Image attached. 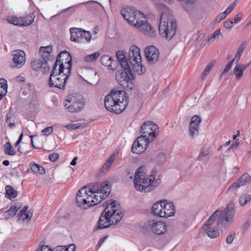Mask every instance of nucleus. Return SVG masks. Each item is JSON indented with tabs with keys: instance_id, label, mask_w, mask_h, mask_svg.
Returning <instances> with one entry per match:
<instances>
[{
	"instance_id": "nucleus-61",
	"label": "nucleus",
	"mask_w": 251,
	"mask_h": 251,
	"mask_svg": "<svg viewBox=\"0 0 251 251\" xmlns=\"http://www.w3.org/2000/svg\"><path fill=\"white\" fill-rule=\"evenodd\" d=\"M59 156L58 153H53L49 155V158L50 161L54 162L58 158Z\"/></svg>"
},
{
	"instance_id": "nucleus-33",
	"label": "nucleus",
	"mask_w": 251,
	"mask_h": 251,
	"mask_svg": "<svg viewBox=\"0 0 251 251\" xmlns=\"http://www.w3.org/2000/svg\"><path fill=\"white\" fill-rule=\"evenodd\" d=\"M153 139L146 136V135L142 134L140 136L138 137L134 141H136L137 142H139V143H141L143 146H144L145 147L147 146V148L148 147L149 143L152 141Z\"/></svg>"
},
{
	"instance_id": "nucleus-21",
	"label": "nucleus",
	"mask_w": 251,
	"mask_h": 251,
	"mask_svg": "<svg viewBox=\"0 0 251 251\" xmlns=\"http://www.w3.org/2000/svg\"><path fill=\"white\" fill-rule=\"evenodd\" d=\"M163 201H161L159 202H157L154 203L151 208L152 213L157 216L162 217L163 208L162 204Z\"/></svg>"
},
{
	"instance_id": "nucleus-5",
	"label": "nucleus",
	"mask_w": 251,
	"mask_h": 251,
	"mask_svg": "<svg viewBox=\"0 0 251 251\" xmlns=\"http://www.w3.org/2000/svg\"><path fill=\"white\" fill-rule=\"evenodd\" d=\"M71 71L64 70L61 67H57L54 64L49 78V85L50 87H56L60 89L65 88L66 81L69 78Z\"/></svg>"
},
{
	"instance_id": "nucleus-31",
	"label": "nucleus",
	"mask_w": 251,
	"mask_h": 251,
	"mask_svg": "<svg viewBox=\"0 0 251 251\" xmlns=\"http://www.w3.org/2000/svg\"><path fill=\"white\" fill-rule=\"evenodd\" d=\"M20 208V207H18L16 205H12L8 210L4 213L3 217L6 219H9L14 217Z\"/></svg>"
},
{
	"instance_id": "nucleus-13",
	"label": "nucleus",
	"mask_w": 251,
	"mask_h": 251,
	"mask_svg": "<svg viewBox=\"0 0 251 251\" xmlns=\"http://www.w3.org/2000/svg\"><path fill=\"white\" fill-rule=\"evenodd\" d=\"M145 54L148 62L153 64L158 60L159 51L154 46H150L145 49Z\"/></svg>"
},
{
	"instance_id": "nucleus-57",
	"label": "nucleus",
	"mask_w": 251,
	"mask_h": 251,
	"mask_svg": "<svg viewBox=\"0 0 251 251\" xmlns=\"http://www.w3.org/2000/svg\"><path fill=\"white\" fill-rule=\"evenodd\" d=\"M232 64L233 63L230 61L226 65L225 69L221 75L220 78H221L224 75L226 74L229 71V70L231 68Z\"/></svg>"
},
{
	"instance_id": "nucleus-47",
	"label": "nucleus",
	"mask_w": 251,
	"mask_h": 251,
	"mask_svg": "<svg viewBox=\"0 0 251 251\" xmlns=\"http://www.w3.org/2000/svg\"><path fill=\"white\" fill-rule=\"evenodd\" d=\"M82 35L81 36V42H82L83 39H85V40L87 42H90L91 39L92 34L90 31H86L82 29H81Z\"/></svg>"
},
{
	"instance_id": "nucleus-42",
	"label": "nucleus",
	"mask_w": 251,
	"mask_h": 251,
	"mask_svg": "<svg viewBox=\"0 0 251 251\" xmlns=\"http://www.w3.org/2000/svg\"><path fill=\"white\" fill-rule=\"evenodd\" d=\"M43 61L41 59H37L34 60L31 63V67L33 70L35 71H38L40 70H41L43 65Z\"/></svg>"
},
{
	"instance_id": "nucleus-20",
	"label": "nucleus",
	"mask_w": 251,
	"mask_h": 251,
	"mask_svg": "<svg viewBox=\"0 0 251 251\" xmlns=\"http://www.w3.org/2000/svg\"><path fill=\"white\" fill-rule=\"evenodd\" d=\"M89 193H90V194H89V193L87 192V195L85 197L86 200V205H87V206H93L101 202L100 198L99 199V198L94 197L95 194L91 192V189L89 191Z\"/></svg>"
},
{
	"instance_id": "nucleus-59",
	"label": "nucleus",
	"mask_w": 251,
	"mask_h": 251,
	"mask_svg": "<svg viewBox=\"0 0 251 251\" xmlns=\"http://www.w3.org/2000/svg\"><path fill=\"white\" fill-rule=\"evenodd\" d=\"M226 16L227 15L224 12L219 14L215 19V22L219 23L222 20L224 19Z\"/></svg>"
},
{
	"instance_id": "nucleus-54",
	"label": "nucleus",
	"mask_w": 251,
	"mask_h": 251,
	"mask_svg": "<svg viewBox=\"0 0 251 251\" xmlns=\"http://www.w3.org/2000/svg\"><path fill=\"white\" fill-rule=\"evenodd\" d=\"M53 131L52 126H48L42 130V133L45 135L48 136L50 135Z\"/></svg>"
},
{
	"instance_id": "nucleus-63",
	"label": "nucleus",
	"mask_w": 251,
	"mask_h": 251,
	"mask_svg": "<svg viewBox=\"0 0 251 251\" xmlns=\"http://www.w3.org/2000/svg\"><path fill=\"white\" fill-rule=\"evenodd\" d=\"M36 251H51V249L49 248V246L42 245Z\"/></svg>"
},
{
	"instance_id": "nucleus-49",
	"label": "nucleus",
	"mask_w": 251,
	"mask_h": 251,
	"mask_svg": "<svg viewBox=\"0 0 251 251\" xmlns=\"http://www.w3.org/2000/svg\"><path fill=\"white\" fill-rule=\"evenodd\" d=\"M82 4H89L90 5L87 7V8L89 10L97 8V6L100 4L99 2L95 1H89L86 2H83Z\"/></svg>"
},
{
	"instance_id": "nucleus-27",
	"label": "nucleus",
	"mask_w": 251,
	"mask_h": 251,
	"mask_svg": "<svg viewBox=\"0 0 251 251\" xmlns=\"http://www.w3.org/2000/svg\"><path fill=\"white\" fill-rule=\"evenodd\" d=\"M166 154L164 152L159 153L154 159H151V161L155 162L158 166L162 165L166 162Z\"/></svg>"
},
{
	"instance_id": "nucleus-16",
	"label": "nucleus",
	"mask_w": 251,
	"mask_h": 251,
	"mask_svg": "<svg viewBox=\"0 0 251 251\" xmlns=\"http://www.w3.org/2000/svg\"><path fill=\"white\" fill-rule=\"evenodd\" d=\"M201 122V119L199 116L195 115L191 118L189 124V131L190 135L192 138H194L195 135H197L198 134L200 124Z\"/></svg>"
},
{
	"instance_id": "nucleus-8",
	"label": "nucleus",
	"mask_w": 251,
	"mask_h": 251,
	"mask_svg": "<svg viewBox=\"0 0 251 251\" xmlns=\"http://www.w3.org/2000/svg\"><path fill=\"white\" fill-rule=\"evenodd\" d=\"M110 191L111 186L107 181L101 183H96L91 189V192L95 194L94 197L100 198L101 201L108 197Z\"/></svg>"
},
{
	"instance_id": "nucleus-32",
	"label": "nucleus",
	"mask_w": 251,
	"mask_h": 251,
	"mask_svg": "<svg viewBox=\"0 0 251 251\" xmlns=\"http://www.w3.org/2000/svg\"><path fill=\"white\" fill-rule=\"evenodd\" d=\"M7 81L4 78H0V100L7 93Z\"/></svg>"
},
{
	"instance_id": "nucleus-34",
	"label": "nucleus",
	"mask_w": 251,
	"mask_h": 251,
	"mask_svg": "<svg viewBox=\"0 0 251 251\" xmlns=\"http://www.w3.org/2000/svg\"><path fill=\"white\" fill-rule=\"evenodd\" d=\"M29 166L31 170L35 173L43 175L45 173V169L41 166L34 162H30Z\"/></svg>"
},
{
	"instance_id": "nucleus-18",
	"label": "nucleus",
	"mask_w": 251,
	"mask_h": 251,
	"mask_svg": "<svg viewBox=\"0 0 251 251\" xmlns=\"http://www.w3.org/2000/svg\"><path fill=\"white\" fill-rule=\"evenodd\" d=\"M163 208L162 218H168L173 216L175 213V206L173 202H168L165 200H163Z\"/></svg>"
},
{
	"instance_id": "nucleus-44",
	"label": "nucleus",
	"mask_w": 251,
	"mask_h": 251,
	"mask_svg": "<svg viewBox=\"0 0 251 251\" xmlns=\"http://www.w3.org/2000/svg\"><path fill=\"white\" fill-rule=\"evenodd\" d=\"M209 153V151L208 149H203L200 153V155L198 157V160H204L205 162H206L208 161V158H207L206 159H205V158L208 156Z\"/></svg>"
},
{
	"instance_id": "nucleus-10",
	"label": "nucleus",
	"mask_w": 251,
	"mask_h": 251,
	"mask_svg": "<svg viewBox=\"0 0 251 251\" xmlns=\"http://www.w3.org/2000/svg\"><path fill=\"white\" fill-rule=\"evenodd\" d=\"M57 65V67H60L64 70L70 72L72 67V58L71 54L67 51H61L57 56L54 64Z\"/></svg>"
},
{
	"instance_id": "nucleus-9",
	"label": "nucleus",
	"mask_w": 251,
	"mask_h": 251,
	"mask_svg": "<svg viewBox=\"0 0 251 251\" xmlns=\"http://www.w3.org/2000/svg\"><path fill=\"white\" fill-rule=\"evenodd\" d=\"M149 177L143 178L134 179V185L137 191L147 193L153 190L156 185L153 184L154 181Z\"/></svg>"
},
{
	"instance_id": "nucleus-50",
	"label": "nucleus",
	"mask_w": 251,
	"mask_h": 251,
	"mask_svg": "<svg viewBox=\"0 0 251 251\" xmlns=\"http://www.w3.org/2000/svg\"><path fill=\"white\" fill-rule=\"evenodd\" d=\"M79 5H74V6H72L69 7H68V8L62 10L61 11L60 13H66V12H69V13L68 15H70L71 14H72L73 13H74L75 11L76 7H78Z\"/></svg>"
},
{
	"instance_id": "nucleus-43",
	"label": "nucleus",
	"mask_w": 251,
	"mask_h": 251,
	"mask_svg": "<svg viewBox=\"0 0 251 251\" xmlns=\"http://www.w3.org/2000/svg\"><path fill=\"white\" fill-rule=\"evenodd\" d=\"M244 71L241 69L240 67V64H237L234 67L233 69V73L236 76V78L237 80H239L243 75Z\"/></svg>"
},
{
	"instance_id": "nucleus-29",
	"label": "nucleus",
	"mask_w": 251,
	"mask_h": 251,
	"mask_svg": "<svg viewBox=\"0 0 251 251\" xmlns=\"http://www.w3.org/2000/svg\"><path fill=\"white\" fill-rule=\"evenodd\" d=\"M116 157V153H112L110 156L107 159L105 163L101 168V171L104 173L107 172L112 165Z\"/></svg>"
},
{
	"instance_id": "nucleus-11",
	"label": "nucleus",
	"mask_w": 251,
	"mask_h": 251,
	"mask_svg": "<svg viewBox=\"0 0 251 251\" xmlns=\"http://www.w3.org/2000/svg\"><path fill=\"white\" fill-rule=\"evenodd\" d=\"M158 130V127L157 125L153 122L147 121L142 125L140 132L143 135H146V136L153 139L156 137V133Z\"/></svg>"
},
{
	"instance_id": "nucleus-4",
	"label": "nucleus",
	"mask_w": 251,
	"mask_h": 251,
	"mask_svg": "<svg viewBox=\"0 0 251 251\" xmlns=\"http://www.w3.org/2000/svg\"><path fill=\"white\" fill-rule=\"evenodd\" d=\"M176 22L173 21L172 15L167 11H163L161 15L158 27L160 35L168 40H171L176 33Z\"/></svg>"
},
{
	"instance_id": "nucleus-36",
	"label": "nucleus",
	"mask_w": 251,
	"mask_h": 251,
	"mask_svg": "<svg viewBox=\"0 0 251 251\" xmlns=\"http://www.w3.org/2000/svg\"><path fill=\"white\" fill-rule=\"evenodd\" d=\"M35 16L33 13H30L23 16V26H26L31 25L33 22Z\"/></svg>"
},
{
	"instance_id": "nucleus-51",
	"label": "nucleus",
	"mask_w": 251,
	"mask_h": 251,
	"mask_svg": "<svg viewBox=\"0 0 251 251\" xmlns=\"http://www.w3.org/2000/svg\"><path fill=\"white\" fill-rule=\"evenodd\" d=\"M247 45V41H244L242 42V43L241 44V45L238 47L236 52L238 53L239 54H242L244 50L246 48Z\"/></svg>"
},
{
	"instance_id": "nucleus-64",
	"label": "nucleus",
	"mask_w": 251,
	"mask_h": 251,
	"mask_svg": "<svg viewBox=\"0 0 251 251\" xmlns=\"http://www.w3.org/2000/svg\"><path fill=\"white\" fill-rule=\"evenodd\" d=\"M76 249V247L75 244H71L68 246H65V251H75Z\"/></svg>"
},
{
	"instance_id": "nucleus-7",
	"label": "nucleus",
	"mask_w": 251,
	"mask_h": 251,
	"mask_svg": "<svg viewBox=\"0 0 251 251\" xmlns=\"http://www.w3.org/2000/svg\"><path fill=\"white\" fill-rule=\"evenodd\" d=\"M234 204L230 202L226 206L224 212L220 214L218 226L221 229H226L229 227L230 224L233 222L235 215Z\"/></svg>"
},
{
	"instance_id": "nucleus-55",
	"label": "nucleus",
	"mask_w": 251,
	"mask_h": 251,
	"mask_svg": "<svg viewBox=\"0 0 251 251\" xmlns=\"http://www.w3.org/2000/svg\"><path fill=\"white\" fill-rule=\"evenodd\" d=\"M235 237V233L234 232H232L231 234L227 236L226 238V242L228 244H230L232 243L233 239Z\"/></svg>"
},
{
	"instance_id": "nucleus-26",
	"label": "nucleus",
	"mask_w": 251,
	"mask_h": 251,
	"mask_svg": "<svg viewBox=\"0 0 251 251\" xmlns=\"http://www.w3.org/2000/svg\"><path fill=\"white\" fill-rule=\"evenodd\" d=\"M140 28H141L142 30L146 35L151 37H153L154 36V29L146 22V20Z\"/></svg>"
},
{
	"instance_id": "nucleus-6",
	"label": "nucleus",
	"mask_w": 251,
	"mask_h": 251,
	"mask_svg": "<svg viewBox=\"0 0 251 251\" xmlns=\"http://www.w3.org/2000/svg\"><path fill=\"white\" fill-rule=\"evenodd\" d=\"M84 105L85 102L82 96L76 93L69 95L64 102L65 107L69 112L72 113L80 111Z\"/></svg>"
},
{
	"instance_id": "nucleus-23",
	"label": "nucleus",
	"mask_w": 251,
	"mask_h": 251,
	"mask_svg": "<svg viewBox=\"0 0 251 251\" xmlns=\"http://www.w3.org/2000/svg\"><path fill=\"white\" fill-rule=\"evenodd\" d=\"M133 16L135 17V19H134L135 20L134 22H135V21H137V23H138L137 24H130L137 27H140L141 25H143V24L144 23L145 21L146 20V18L145 17L144 14L141 11H137L136 10V12H135V14H134Z\"/></svg>"
},
{
	"instance_id": "nucleus-45",
	"label": "nucleus",
	"mask_w": 251,
	"mask_h": 251,
	"mask_svg": "<svg viewBox=\"0 0 251 251\" xmlns=\"http://www.w3.org/2000/svg\"><path fill=\"white\" fill-rule=\"evenodd\" d=\"M215 64V62L211 61L208 64L207 66L206 67L205 70H204L203 72L202 73L201 75V79H204L205 77L207 75L209 74L213 67L214 66Z\"/></svg>"
},
{
	"instance_id": "nucleus-39",
	"label": "nucleus",
	"mask_w": 251,
	"mask_h": 251,
	"mask_svg": "<svg viewBox=\"0 0 251 251\" xmlns=\"http://www.w3.org/2000/svg\"><path fill=\"white\" fill-rule=\"evenodd\" d=\"M251 200V195L248 194H242L239 198V203L241 206L245 205L249 201Z\"/></svg>"
},
{
	"instance_id": "nucleus-25",
	"label": "nucleus",
	"mask_w": 251,
	"mask_h": 251,
	"mask_svg": "<svg viewBox=\"0 0 251 251\" xmlns=\"http://www.w3.org/2000/svg\"><path fill=\"white\" fill-rule=\"evenodd\" d=\"M100 62L102 65L107 67L108 69L114 70L115 69V66H113L112 57L108 55H102L100 58Z\"/></svg>"
},
{
	"instance_id": "nucleus-1",
	"label": "nucleus",
	"mask_w": 251,
	"mask_h": 251,
	"mask_svg": "<svg viewBox=\"0 0 251 251\" xmlns=\"http://www.w3.org/2000/svg\"><path fill=\"white\" fill-rule=\"evenodd\" d=\"M116 57L123 69L120 74L116 76L119 84L126 91H132L134 88L133 72L139 75L144 74L146 68L142 65L140 49L137 46H131L129 50L128 56L126 57L123 50L116 52Z\"/></svg>"
},
{
	"instance_id": "nucleus-19",
	"label": "nucleus",
	"mask_w": 251,
	"mask_h": 251,
	"mask_svg": "<svg viewBox=\"0 0 251 251\" xmlns=\"http://www.w3.org/2000/svg\"><path fill=\"white\" fill-rule=\"evenodd\" d=\"M87 195V191L85 186L81 188L77 193L75 200L78 206H84L86 203L85 197Z\"/></svg>"
},
{
	"instance_id": "nucleus-12",
	"label": "nucleus",
	"mask_w": 251,
	"mask_h": 251,
	"mask_svg": "<svg viewBox=\"0 0 251 251\" xmlns=\"http://www.w3.org/2000/svg\"><path fill=\"white\" fill-rule=\"evenodd\" d=\"M251 183V176L248 173H244L237 179L236 182L232 183L228 188L227 192H233L240 187L249 184Z\"/></svg>"
},
{
	"instance_id": "nucleus-53",
	"label": "nucleus",
	"mask_w": 251,
	"mask_h": 251,
	"mask_svg": "<svg viewBox=\"0 0 251 251\" xmlns=\"http://www.w3.org/2000/svg\"><path fill=\"white\" fill-rule=\"evenodd\" d=\"M41 70L44 74H47L49 72L50 66L48 62L43 61Z\"/></svg>"
},
{
	"instance_id": "nucleus-28",
	"label": "nucleus",
	"mask_w": 251,
	"mask_h": 251,
	"mask_svg": "<svg viewBox=\"0 0 251 251\" xmlns=\"http://www.w3.org/2000/svg\"><path fill=\"white\" fill-rule=\"evenodd\" d=\"M146 149L147 146L145 147L141 143H139V142L134 141L131 148V151L133 153L141 154Z\"/></svg>"
},
{
	"instance_id": "nucleus-24",
	"label": "nucleus",
	"mask_w": 251,
	"mask_h": 251,
	"mask_svg": "<svg viewBox=\"0 0 251 251\" xmlns=\"http://www.w3.org/2000/svg\"><path fill=\"white\" fill-rule=\"evenodd\" d=\"M221 213V211L219 210H216L208 218V219L204 223L202 227V229L211 227V226L213 224L214 221L219 216Z\"/></svg>"
},
{
	"instance_id": "nucleus-3",
	"label": "nucleus",
	"mask_w": 251,
	"mask_h": 251,
	"mask_svg": "<svg viewBox=\"0 0 251 251\" xmlns=\"http://www.w3.org/2000/svg\"><path fill=\"white\" fill-rule=\"evenodd\" d=\"M128 103L126 93L123 90H113L104 98V106L109 111L119 114L126 108Z\"/></svg>"
},
{
	"instance_id": "nucleus-41",
	"label": "nucleus",
	"mask_w": 251,
	"mask_h": 251,
	"mask_svg": "<svg viewBox=\"0 0 251 251\" xmlns=\"http://www.w3.org/2000/svg\"><path fill=\"white\" fill-rule=\"evenodd\" d=\"M4 151L5 154L9 155H14L16 154V151L10 142L6 143L4 145Z\"/></svg>"
},
{
	"instance_id": "nucleus-56",
	"label": "nucleus",
	"mask_w": 251,
	"mask_h": 251,
	"mask_svg": "<svg viewBox=\"0 0 251 251\" xmlns=\"http://www.w3.org/2000/svg\"><path fill=\"white\" fill-rule=\"evenodd\" d=\"M233 21L226 20L224 22V27L226 29H231L233 25Z\"/></svg>"
},
{
	"instance_id": "nucleus-52",
	"label": "nucleus",
	"mask_w": 251,
	"mask_h": 251,
	"mask_svg": "<svg viewBox=\"0 0 251 251\" xmlns=\"http://www.w3.org/2000/svg\"><path fill=\"white\" fill-rule=\"evenodd\" d=\"M52 48L51 46H48L46 47H41L39 49V51L40 54H42L45 52H52Z\"/></svg>"
},
{
	"instance_id": "nucleus-14",
	"label": "nucleus",
	"mask_w": 251,
	"mask_h": 251,
	"mask_svg": "<svg viewBox=\"0 0 251 251\" xmlns=\"http://www.w3.org/2000/svg\"><path fill=\"white\" fill-rule=\"evenodd\" d=\"M12 60L15 64L12 65L14 68H21L25 63V53L22 50H15L12 52Z\"/></svg>"
},
{
	"instance_id": "nucleus-58",
	"label": "nucleus",
	"mask_w": 251,
	"mask_h": 251,
	"mask_svg": "<svg viewBox=\"0 0 251 251\" xmlns=\"http://www.w3.org/2000/svg\"><path fill=\"white\" fill-rule=\"evenodd\" d=\"M220 33V30L217 29L216 31H215L213 34H212V36L208 39V41L209 42H213L216 38L217 36H218Z\"/></svg>"
},
{
	"instance_id": "nucleus-46",
	"label": "nucleus",
	"mask_w": 251,
	"mask_h": 251,
	"mask_svg": "<svg viewBox=\"0 0 251 251\" xmlns=\"http://www.w3.org/2000/svg\"><path fill=\"white\" fill-rule=\"evenodd\" d=\"M42 57V60L44 62H48V61L53 60L54 59V56L52 54L51 52H45L41 54Z\"/></svg>"
},
{
	"instance_id": "nucleus-17",
	"label": "nucleus",
	"mask_w": 251,
	"mask_h": 251,
	"mask_svg": "<svg viewBox=\"0 0 251 251\" xmlns=\"http://www.w3.org/2000/svg\"><path fill=\"white\" fill-rule=\"evenodd\" d=\"M136 10L132 7H126L121 9L120 13L124 19L126 20L129 24H137V21L134 22L135 17L133 16Z\"/></svg>"
},
{
	"instance_id": "nucleus-62",
	"label": "nucleus",
	"mask_w": 251,
	"mask_h": 251,
	"mask_svg": "<svg viewBox=\"0 0 251 251\" xmlns=\"http://www.w3.org/2000/svg\"><path fill=\"white\" fill-rule=\"evenodd\" d=\"M250 222L249 221H247L243 224L241 227V229L243 232H245L250 228Z\"/></svg>"
},
{
	"instance_id": "nucleus-37",
	"label": "nucleus",
	"mask_w": 251,
	"mask_h": 251,
	"mask_svg": "<svg viewBox=\"0 0 251 251\" xmlns=\"http://www.w3.org/2000/svg\"><path fill=\"white\" fill-rule=\"evenodd\" d=\"M100 53L96 52L93 54L86 55L83 58V61L86 63H93L99 58Z\"/></svg>"
},
{
	"instance_id": "nucleus-38",
	"label": "nucleus",
	"mask_w": 251,
	"mask_h": 251,
	"mask_svg": "<svg viewBox=\"0 0 251 251\" xmlns=\"http://www.w3.org/2000/svg\"><path fill=\"white\" fill-rule=\"evenodd\" d=\"M9 22L15 25L23 26V17H17L16 16H11L9 20Z\"/></svg>"
},
{
	"instance_id": "nucleus-60",
	"label": "nucleus",
	"mask_w": 251,
	"mask_h": 251,
	"mask_svg": "<svg viewBox=\"0 0 251 251\" xmlns=\"http://www.w3.org/2000/svg\"><path fill=\"white\" fill-rule=\"evenodd\" d=\"M236 5L235 1L233 2L228 6V8L224 12L226 15L228 14L235 7Z\"/></svg>"
},
{
	"instance_id": "nucleus-2",
	"label": "nucleus",
	"mask_w": 251,
	"mask_h": 251,
	"mask_svg": "<svg viewBox=\"0 0 251 251\" xmlns=\"http://www.w3.org/2000/svg\"><path fill=\"white\" fill-rule=\"evenodd\" d=\"M119 208L120 204L116 201L107 205L99 218L98 226L94 230L106 228L119 222L124 215L123 211Z\"/></svg>"
},
{
	"instance_id": "nucleus-48",
	"label": "nucleus",
	"mask_w": 251,
	"mask_h": 251,
	"mask_svg": "<svg viewBox=\"0 0 251 251\" xmlns=\"http://www.w3.org/2000/svg\"><path fill=\"white\" fill-rule=\"evenodd\" d=\"M145 166L142 165L136 171L134 178V179H138L139 178H141V176L143 175V173L144 171Z\"/></svg>"
},
{
	"instance_id": "nucleus-30",
	"label": "nucleus",
	"mask_w": 251,
	"mask_h": 251,
	"mask_svg": "<svg viewBox=\"0 0 251 251\" xmlns=\"http://www.w3.org/2000/svg\"><path fill=\"white\" fill-rule=\"evenodd\" d=\"M5 197L10 200L15 198L18 195L17 191L11 186L6 185L5 187Z\"/></svg>"
},
{
	"instance_id": "nucleus-15",
	"label": "nucleus",
	"mask_w": 251,
	"mask_h": 251,
	"mask_svg": "<svg viewBox=\"0 0 251 251\" xmlns=\"http://www.w3.org/2000/svg\"><path fill=\"white\" fill-rule=\"evenodd\" d=\"M148 226L151 229L152 231L157 235L163 234L167 230L166 224L161 221H149Z\"/></svg>"
},
{
	"instance_id": "nucleus-35",
	"label": "nucleus",
	"mask_w": 251,
	"mask_h": 251,
	"mask_svg": "<svg viewBox=\"0 0 251 251\" xmlns=\"http://www.w3.org/2000/svg\"><path fill=\"white\" fill-rule=\"evenodd\" d=\"M204 230L207 236L211 238H215L219 236V230L213 227H210L208 228H206L203 229Z\"/></svg>"
},
{
	"instance_id": "nucleus-40",
	"label": "nucleus",
	"mask_w": 251,
	"mask_h": 251,
	"mask_svg": "<svg viewBox=\"0 0 251 251\" xmlns=\"http://www.w3.org/2000/svg\"><path fill=\"white\" fill-rule=\"evenodd\" d=\"M18 215L19 216L18 221H24L25 220L26 222H29L31 219L33 213L30 211H28L27 213H20V215Z\"/></svg>"
},
{
	"instance_id": "nucleus-22",
	"label": "nucleus",
	"mask_w": 251,
	"mask_h": 251,
	"mask_svg": "<svg viewBox=\"0 0 251 251\" xmlns=\"http://www.w3.org/2000/svg\"><path fill=\"white\" fill-rule=\"evenodd\" d=\"M70 31L71 32V40L72 41H74L77 43H81V36L82 35L81 28H71L70 29Z\"/></svg>"
}]
</instances>
